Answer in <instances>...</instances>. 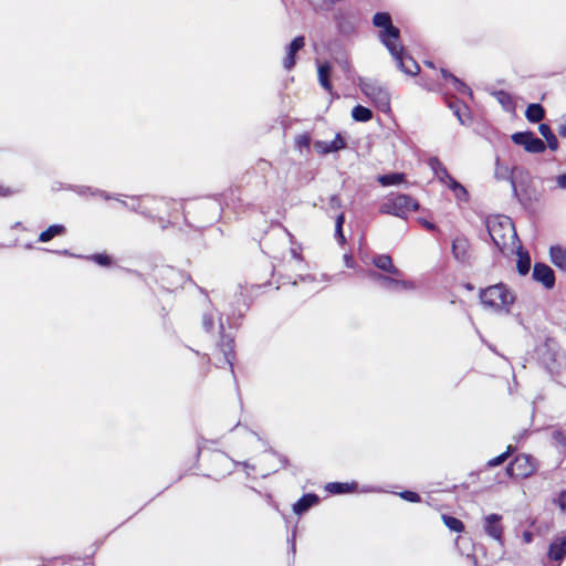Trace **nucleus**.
Segmentation results:
<instances>
[{"mask_svg": "<svg viewBox=\"0 0 566 566\" xmlns=\"http://www.w3.org/2000/svg\"><path fill=\"white\" fill-rule=\"evenodd\" d=\"M486 229L499 250L504 251L516 247L517 234L511 218L506 216L490 217L486 220Z\"/></svg>", "mask_w": 566, "mask_h": 566, "instance_id": "nucleus-1", "label": "nucleus"}, {"mask_svg": "<svg viewBox=\"0 0 566 566\" xmlns=\"http://www.w3.org/2000/svg\"><path fill=\"white\" fill-rule=\"evenodd\" d=\"M358 86L363 94L381 112L390 111V94L388 90L379 82L371 78L360 77Z\"/></svg>", "mask_w": 566, "mask_h": 566, "instance_id": "nucleus-2", "label": "nucleus"}, {"mask_svg": "<svg viewBox=\"0 0 566 566\" xmlns=\"http://www.w3.org/2000/svg\"><path fill=\"white\" fill-rule=\"evenodd\" d=\"M418 209L419 203L409 195L392 193L386 197L384 202L380 205L379 211L398 218H406L409 212Z\"/></svg>", "mask_w": 566, "mask_h": 566, "instance_id": "nucleus-3", "label": "nucleus"}, {"mask_svg": "<svg viewBox=\"0 0 566 566\" xmlns=\"http://www.w3.org/2000/svg\"><path fill=\"white\" fill-rule=\"evenodd\" d=\"M482 304L493 310H507L514 302L513 293L504 284H495L486 287L480 294Z\"/></svg>", "mask_w": 566, "mask_h": 566, "instance_id": "nucleus-4", "label": "nucleus"}, {"mask_svg": "<svg viewBox=\"0 0 566 566\" xmlns=\"http://www.w3.org/2000/svg\"><path fill=\"white\" fill-rule=\"evenodd\" d=\"M375 27L380 28L379 40L387 48L390 54H396V43L399 42L400 31L391 22V18L386 12H378L373 18Z\"/></svg>", "mask_w": 566, "mask_h": 566, "instance_id": "nucleus-5", "label": "nucleus"}, {"mask_svg": "<svg viewBox=\"0 0 566 566\" xmlns=\"http://www.w3.org/2000/svg\"><path fill=\"white\" fill-rule=\"evenodd\" d=\"M537 469V461L528 454H518L507 467V473L515 478H528Z\"/></svg>", "mask_w": 566, "mask_h": 566, "instance_id": "nucleus-6", "label": "nucleus"}, {"mask_svg": "<svg viewBox=\"0 0 566 566\" xmlns=\"http://www.w3.org/2000/svg\"><path fill=\"white\" fill-rule=\"evenodd\" d=\"M512 142L531 154H541L546 149V144L535 136L533 132H518L511 136Z\"/></svg>", "mask_w": 566, "mask_h": 566, "instance_id": "nucleus-7", "label": "nucleus"}, {"mask_svg": "<svg viewBox=\"0 0 566 566\" xmlns=\"http://www.w3.org/2000/svg\"><path fill=\"white\" fill-rule=\"evenodd\" d=\"M395 49L396 54H391V56L396 61L397 66L406 74L416 75L419 72V66L412 57L406 55L400 41L396 43Z\"/></svg>", "mask_w": 566, "mask_h": 566, "instance_id": "nucleus-8", "label": "nucleus"}, {"mask_svg": "<svg viewBox=\"0 0 566 566\" xmlns=\"http://www.w3.org/2000/svg\"><path fill=\"white\" fill-rule=\"evenodd\" d=\"M403 276H395V275H386L384 279V283L381 285L382 289L395 292H410L416 290V284L412 281L403 280Z\"/></svg>", "mask_w": 566, "mask_h": 566, "instance_id": "nucleus-9", "label": "nucleus"}, {"mask_svg": "<svg viewBox=\"0 0 566 566\" xmlns=\"http://www.w3.org/2000/svg\"><path fill=\"white\" fill-rule=\"evenodd\" d=\"M517 171V168H511L510 166L502 164L499 157L495 158L494 178L499 181H509L514 195L517 193L516 181L514 177Z\"/></svg>", "mask_w": 566, "mask_h": 566, "instance_id": "nucleus-10", "label": "nucleus"}, {"mask_svg": "<svg viewBox=\"0 0 566 566\" xmlns=\"http://www.w3.org/2000/svg\"><path fill=\"white\" fill-rule=\"evenodd\" d=\"M501 521L502 516L499 514L486 515L483 520L485 533L499 543H502L503 539V526Z\"/></svg>", "mask_w": 566, "mask_h": 566, "instance_id": "nucleus-11", "label": "nucleus"}, {"mask_svg": "<svg viewBox=\"0 0 566 566\" xmlns=\"http://www.w3.org/2000/svg\"><path fill=\"white\" fill-rule=\"evenodd\" d=\"M87 192H90V195L92 196H98L105 200H111V199H115L117 201H119L122 203L123 207L127 208V209H130L133 211H137V212H140V213H145L144 211H142L139 208H140V205L138 202V199L136 198H132L130 202H127L125 200H120L119 199V196H113V195H109L107 193L106 191H103V190H99V189H91V188H81L78 190V192L81 195H85Z\"/></svg>", "mask_w": 566, "mask_h": 566, "instance_id": "nucleus-12", "label": "nucleus"}, {"mask_svg": "<svg viewBox=\"0 0 566 566\" xmlns=\"http://www.w3.org/2000/svg\"><path fill=\"white\" fill-rule=\"evenodd\" d=\"M533 279L542 283L546 289L555 285V274L552 268L544 263H535L533 269Z\"/></svg>", "mask_w": 566, "mask_h": 566, "instance_id": "nucleus-13", "label": "nucleus"}, {"mask_svg": "<svg viewBox=\"0 0 566 566\" xmlns=\"http://www.w3.org/2000/svg\"><path fill=\"white\" fill-rule=\"evenodd\" d=\"M305 45V38L303 35L296 36L287 46L286 54L282 61L283 67L287 71L292 70L295 65V55Z\"/></svg>", "mask_w": 566, "mask_h": 566, "instance_id": "nucleus-14", "label": "nucleus"}, {"mask_svg": "<svg viewBox=\"0 0 566 566\" xmlns=\"http://www.w3.org/2000/svg\"><path fill=\"white\" fill-rule=\"evenodd\" d=\"M346 147V142L340 134H336L332 142L317 140L314 144L315 150L321 155L336 153Z\"/></svg>", "mask_w": 566, "mask_h": 566, "instance_id": "nucleus-15", "label": "nucleus"}, {"mask_svg": "<svg viewBox=\"0 0 566 566\" xmlns=\"http://www.w3.org/2000/svg\"><path fill=\"white\" fill-rule=\"evenodd\" d=\"M373 263L379 270L395 275V276H403V273L394 265L392 259L388 254H378L373 258Z\"/></svg>", "mask_w": 566, "mask_h": 566, "instance_id": "nucleus-16", "label": "nucleus"}, {"mask_svg": "<svg viewBox=\"0 0 566 566\" xmlns=\"http://www.w3.org/2000/svg\"><path fill=\"white\" fill-rule=\"evenodd\" d=\"M566 556V538L556 537L549 545L548 558L551 560L560 562Z\"/></svg>", "mask_w": 566, "mask_h": 566, "instance_id": "nucleus-17", "label": "nucleus"}, {"mask_svg": "<svg viewBox=\"0 0 566 566\" xmlns=\"http://www.w3.org/2000/svg\"><path fill=\"white\" fill-rule=\"evenodd\" d=\"M549 259L556 268L566 272V247L560 244L552 245L549 248Z\"/></svg>", "mask_w": 566, "mask_h": 566, "instance_id": "nucleus-18", "label": "nucleus"}, {"mask_svg": "<svg viewBox=\"0 0 566 566\" xmlns=\"http://www.w3.org/2000/svg\"><path fill=\"white\" fill-rule=\"evenodd\" d=\"M428 165L433 171L434 176L439 179L440 182L448 185L450 182V179H453L446 166L439 160L437 157H430L428 160Z\"/></svg>", "mask_w": 566, "mask_h": 566, "instance_id": "nucleus-19", "label": "nucleus"}, {"mask_svg": "<svg viewBox=\"0 0 566 566\" xmlns=\"http://www.w3.org/2000/svg\"><path fill=\"white\" fill-rule=\"evenodd\" d=\"M452 253L458 261L465 262L469 256V241L464 237H457L452 241Z\"/></svg>", "mask_w": 566, "mask_h": 566, "instance_id": "nucleus-20", "label": "nucleus"}, {"mask_svg": "<svg viewBox=\"0 0 566 566\" xmlns=\"http://www.w3.org/2000/svg\"><path fill=\"white\" fill-rule=\"evenodd\" d=\"M318 502V496L315 494L303 495L294 505L293 511L296 514L305 513L310 507Z\"/></svg>", "mask_w": 566, "mask_h": 566, "instance_id": "nucleus-21", "label": "nucleus"}, {"mask_svg": "<svg viewBox=\"0 0 566 566\" xmlns=\"http://www.w3.org/2000/svg\"><path fill=\"white\" fill-rule=\"evenodd\" d=\"M331 64L328 62L318 64L317 74H318V82L322 85L324 90L327 92H332V83L329 81L331 75Z\"/></svg>", "mask_w": 566, "mask_h": 566, "instance_id": "nucleus-22", "label": "nucleus"}, {"mask_svg": "<svg viewBox=\"0 0 566 566\" xmlns=\"http://www.w3.org/2000/svg\"><path fill=\"white\" fill-rule=\"evenodd\" d=\"M545 112L539 104H530L526 108L525 116L531 123H539L544 118Z\"/></svg>", "mask_w": 566, "mask_h": 566, "instance_id": "nucleus-23", "label": "nucleus"}, {"mask_svg": "<svg viewBox=\"0 0 566 566\" xmlns=\"http://www.w3.org/2000/svg\"><path fill=\"white\" fill-rule=\"evenodd\" d=\"M65 233V227L62 224H53L50 226L46 230L42 231L39 235L40 242H49L56 235H62Z\"/></svg>", "mask_w": 566, "mask_h": 566, "instance_id": "nucleus-24", "label": "nucleus"}, {"mask_svg": "<svg viewBox=\"0 0 566 566\" xmlns=\"http://www.w3.org/2000/svg\"><path fill=\"white\" fill-rule=\"evenodd\" d=\"M538 132L546 139L549 149L556 150L558 148V140L547 124H539Z\"/></svg>", "mask_w": 566, "mask_h": 566, "instance_id": "nucleus-25", "label": "nucleus"}, {"mask_svg": "<svg viewBox=\"0 0 566 566\" xmlns=\"http://www.w3.org/2000/svg\"><path fill=\"white\" fill-rule=\"evenodd\" d=\"M356 488V483H340V482H331L325 489L329 493L333 494H343L354 491Z\"/></svg>", "mask_w": 566, "mask_h": 566, "instance_id": "nucleus-26", "label": "nucleus"}, {"mask_svg": "<svg viewBox=\"0 0 566 566\" xmlns=\"http://www.w3.org/2000/svg\"><path fill=\"white\" fill-rule=\"evenodd\" d=\"M517 255V271L521 275H525L531 269V258L527 252L522 250V248H518Z\"/></svg>", "mask_w": 566, "mask_h": 566, "instance_id": "nucleus-27", "label": "nucleus"}, {"mask_svg": "<svg viewBox=\"0 0 566 566\" xmlns=\"http://www.w3.org/2000/svg\"><path fill=\"white\" fill-rule=\"evenodd\" d=\"M352 117L356 120V122H368L373 118V112L365 107V106H361V105H356L353 109H352Z\"/></svg>", "mask_w": 566, "mask_h": 566, "instance_id": "nucleus-28", "label": "nucleus"}, {"mask_svg": "<svg viewBox=\"0 0 566 566\" xmlns=\"http://www.w3.org/2000/svg\"><path fill=\"white\" fill-rule=\"evenodd\" d=\"M378 181L381 186H394L405 181V175L400 172H394L388 175H381L378 177Z\"/></svg>", "mask_w": 566, "mask_h": 566, "instance_id": "nucleus-29", "label": "nucleus"}, {"mask_svg": "<svg viewBox=\"0 0 566 566\" xmlns=\"http://www.w3.org/2000/svg\"><path fill=\"white\" fill-rule=\"evenodd\" d=\"M447 186L452 190L454 197L459 201L468 200L469 195H468L467 189L460 182H458L454 178L450 179V182Z\"/></svg>", "mask_w": 566, "mask_h": 566, "instance_id": "nucleus-30", "label": "nucleus"}, {"mask_svg": "<svg viewBox=\"0 0 566 566\" xmlns=\"http://www.w3.org/2000/svg\"><path fill=\"white\" fill-rule=\"evenodd\" d=\"M441 74H442L443 78L446 81L450 82L453 85L454 90H457L458 92H462V93L470 92V88L453 74L449 73L448 71H446L443 69L441 70Z\"/></svg>", "mask_w": 566, "mask_h": 566, "instance_id": "nucleus-31", "label": "nucleus"}, {"mask_svg": "<svg viewBox=\"0 0 566 566\" xmlns=\"http://www.w3.org/2000/svg\"><path fill=\"white\" fill-rule=\"evenodd\" d=\"M553 443L558 448L559 453L566 454V432L563 430H555L552 434Z\"/></svg>", "mask_w": 566, "mask_h": 566, "instance_id": "nucleus-32", "label": "nucleus"}, {"mask_svg": "<svg viewBox=\"0 0 566 566\" xmlns=\"http://www.w3.org/2000/svg\"><path fill=\"white\" fill-rule=\"evenodd\" d=\"M221 350L224 355L227 364H229L230 368L232 369V367H233V363H232L233 342H232V339L222 338Z\"/></svg>", "mask_w": 566, "mask_h": 566, "instance_id": "nucleus-33", "label": "nucleus"}, {"mask_svg": "<svg viewBox=\"0 0 566 566\" xmlns=\"http://www.w3.org/2000/svg\"><path fill=\"white\" fill-rule=\"evenodd\" d=\"M442 520H443L444 525L453 532L460 533L464 528L463 523L457 517L449 516V515H442Z\"/></svg>", "mask_w": 566, "mask_h": 566, "instance_id": "nucleus-34", "label": "nucleus"}, {"mask_svg": "<svg viewBox=\"0 0 566 566\" xmlns=\"http://www.w3.org/2000/svg\"><path fill=\"white\" fill-rule=\"evenodd\" d=\"M345 222V216L344 213H339L337 217H336V220H335V237L336 239L338 240V242L340 244H344L345 243V237H344V233H343V224Z\"/></svg>", "mask_w": 566, "mask_h": 566, "instance_id": "nucleus-35", "label": "nucleus"}, {"mask_svg": "<svg viewBox=\"0 0 566 566\" xmlns=\"http://www.w3.org/2000/svg\"><path fill=\"white\" fill-rule=\"evenodd\" d=\"M311 145V137L308 134H301L296 136L295 138V146L296 148L302 151L303 148H308Z\"/></svg>", "mask_w": 566, "mask_h": 566, "instance_id": "nucleus-36", "label": "nucleus"}, {"mask_svg": "<svg viewBox=\"0 0 566 566\" xmlns=\"http://www.w3.org/2000/svg\"><path fill=\"white\" fill-rule=\"evenodd\" d=\"M214 317H216V314H214L213 311L203 314V316H202V325H203V328L207 332H211L213 329V327H214Z\"/></svg>", "mask_w": 566, "mask_h": 566, "instance_id": "nucleus-37", "label": "nucleus"}, {"mask_svg": "<svg viewBox=\"0 0 566 566\" xmlns=\"http://www.w3.org/2000/svg\"><path fill=\"white\" fill-rule=\"evenodd\" d=\"M87 259L94 261L95 263L102 266H108L111 264V258L107 254L103 253L93 254L91 256H87Z\"/></svg>", "mask_w": 566, "mask_h": 566, "instance_id": "nucleus-38", "label": "nucleus"}, {"mask_svg": "<svg viewBox=\"0 0 566 566\" xmlns=\"http://www.w3.org/2000/svg\"><path fill=\"white\" fill-rule=\"evenodd\" d=\"M511 451H512V449H511V447H509V448H507V451H505V452H503L502 454H500V455H497V457H495V458L491 459V460L488 462V464H489L490 467H497V465L502 464V463H503V462L509 458V455H510Z\"/></svg>", "mask_w": 566, "mask_h": 566, "instance_id": "nucleus-39", "label": "nucleus"}, {"mask_svg": "<svg viewBox=\"0 0 566 566\" xmlns=\"http://www.w3.org/2000/svg\"><path fill=\"white\" fill-rule=\"evenodd\" d=\"M399 496L408 502L417 503L420 502V496L412 491H403L399 493Z\"/></svg>", "mask_w": 566, "mask_h": 566, "instance_id": "nucleus-40", "label": "nucleus"}, {"mask_svg": "<svg viewBox=\"0 0 566 566\" xmlns=\"http://www.w3.org/2000/svg\"><path fill=\"white\" fill-rule=\"evenodd\" d=\"M342 207L340 199L337 195H333L328 199V210H338Z\"/></svg>", "mask_w": 566, "mask_h": 566, "instance_id": "nucleus-41", "label": "nucleus"}, {"mask_svg": "<svg viewBox=\"0 0 566 566\" xmlns=\"http://www.w3.org/2000/svg\"><path fill=\"white\" fill-rule=\"evenodd\" d=\"M367 276L377 282L380 286L382 285L384 279L386 277L385 274L378 273L376 271H368Z\"/></svg>", "mask_w": 566, "mask_h": 566, "instance_id": "nucleus-42", "label": "nucleus"}, {"mask_svg": "<svg viewBox=\"0 0 566 566\" xmlns=\"http://www.w3.org/2000/svg\"><path fill=\"white\" fill-rule=\"evenodd\" d=\"M555 503L560 507L562 511L566 510V491H562L555 499Z\"/></svg>", "mask_w": 566, "mask_h": 566, "instance_id": "nucleus-43", "label": "nucleus"}, {"mask_svg": "<svg viewBox=\"0 0 566 566\" xmlns=\"http://www.w3.org/2000/svg\"><path fill=\"white\" fill-rule=\"evenodd\" d=\"M418 221H419V223H420L423 228H426V229H427V230H429V231H436V230H437L436 224H433L432 222H430V221H428V220H426V219H421V218H420V219H418Z\"/></svg>", "mask_w": 566, "mask_h": 566, "instance_id": "nucleus-44", "label": "nucleus"}, {"mask_svg": "<svg viewBox=\"0 0 566 566\" xmlns=\"http://www.w3.org/2000/svg\"><path fill=\"white\" fill-rule=\"evenodd\" d=\"M556 184L559 189H566V174L557 176Z\"/></svg>", "mask_w": 566, "mask_h": 566, "instance_id": "nucleus-45", "label": "nucleus"}, {"mask_svg": "<svg viewBox=\"0 0 566 566\" xmlns=\"http://www.w3.org/2000/svg\"><path fill=\"white\" fill-rule=\"evenodd\" d=\"M344 261H345V265H346L347 268H353V266H354V261H353L352 255H349V254H345V255H344Z\"/></svg>", "mask_w": 566, "mask_h": 566, "instance_id": "nucleus-46", "label": "nucleus"}, {"mask_svg": "<svg viewBox=\"0 0 566 566\" xmlns=\"http://www.w3.org/2000/svg\"><path fill=\"white\" fill-rule=\"evenodd\" d=\"M454 114L457 115L458 119L460 120V123H461L462 125L468 124V120L464 118V115L461 113V111H460V109H457V111L454 112Z\"/></svg>", "mask_w": 566, "mask_h": 566, "instance_id": "nucleus-47", "label": "nucleus"}, {"mask_svg": "<svg viewBox=\"0 0 566 566\" xmlns=\"http://www.w3.org/2000/svg\"><path fill=\"white\" fill-rule=\"evenodd\" d=\"M10 193H11V191L8 188L0 185V197H7Z\"/></svg>", "mask_w": 566, "mask_h": 566, "instance_id": "nucleus-48", "label": "nucleus"}, {"mask_svg": "<svg viewBox=\"0 0 566 566\" xmlns=\"http://www.w3.org/2000/svg\"><path fill=\"white\" fill-rule=\"evenodd\" d=\"M291 255L296 259V260H300L301 259V255L300 253L297 252L296 249H291Z\"/></svg>", "mask_w": 566, "mask_h": 566, "instance_id": "nucleus-49", "label": "nucleus"}, {"mask_svg": "<svg viewBox=\"0 0 566 566\" xmlns=\"http://www.w3.org/2000/svg\"><path fill=\"white\" fill-rule=\"evenodd\" d=\"M301 281H303V282H313V281H315V277L312 276V275H306V276H302Z\"/></svg>", "mask_w": 566, "mask_h": 566, "instance_id": "nucleus-50", "label": "nucleus"}, {"mask_svg": "<svg viewBox=\"0 0 566 566\" xmlns=\"http://www.w3.org/2000/svg\"><path fill=\"white\" fill-rule=\"evenodd\" d=\"M524 538H525V542L530 543L531 542V534L530 533H525L524 534Z\"/></svg>", "mask_w": 566, "mask_h": 566, "instance_id": "nucleus-51", "label": "nucleus"}, {"mask_svg": "<svg viewBox=\"0 0 566 566\" xmlns=\"http://www.w3.org/2000/svg\"><path fill=\"white\" fill-rule=\"evenodd\" d=\"M219 327L221 331H223V324H222L221 319L219 321Z\"/></svg>", "mask_w": 566, "mask_h": 566, "instance_id": "nucleus-52", "label": "nucleus"}]
</instances>
